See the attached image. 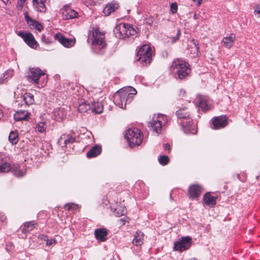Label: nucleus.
<instances>
[{
	"instance_id": "a19ab883",
	"label": "nucleus",
	"mask_w": 260,
	"mask_h": 260,
	"mask_svg": "<svg viewBox=\"0 0 260 260\" xmlns=\"http://www.w3.org/2000/svg\"><path fill=\"white\" fill-rule=\"evenodd\" d=\"M180 35H181L180 30V29H178V31H177V35H176V37L172 38V43H175L177 40H178L179 38L180 37Z\"/></svg>"
},
{
	"instance_id": "aec40b11",
	"label": "nucleus",
	"mask_w": 260,
	"mask_h": 260,
	"mask_svg": "<svg viewBox=\"0 0 260 260\" xmlns=\"http://www.w3.org/2000/svg\"><path fill=\"white\" fill-rule=\"evenodd\" d=\"M30 113L25 110L18 111L14 115L15 121L28 120Z\"/></svg>"
},
{
	"instance_id": "49530a36",
	"label": "nucleus",
	"mask_w": 260,
	"mask_h": 260,
	"mask_svg": "<svg viewBox=\"0 0 260 260\" xmlns=\"http://www.w3.org/2000/svg\"><path fill=\"white\" fill-rule=\"evenodd\" d=\"M56 243V240L55 239H50V240H47L46 241V245L47 246H50L52 245L53 244H55Z\"/></svg>"
},
{
	"instance_id": "09e8293b",
	"label": "nucleus",
	"mask_w": 260,
	"mask_h": 260,
	"mask_svg": "<svg viewBox=\"0 0 260 260\" xmlns=\"http://www.w3.org/2000/svg\"><path fill=\"white\" fill-rule=\"evenodd\" d=\"M39 238L45 241H47V240H48L47 236L44 234L40 235L39 236Z\"/></svg>"
},
{
	"instance_id": "4d7b16f0",
	"label": "nucleus",
	"mask_w": 260,
	"mask_h": 260,
	"mask_svg": "<svg viewBox=\"0 0 260 260\" xmlns=\"http://www.w3.org/2000/svg\"><path fill=\"white\" fill-rule=\"evenodd\" d=\"M193 18L194 19H197L198 18L196 13H194V14Z\"/></svg>"
},
{
	"instance_id": "72a5a7b5",
	"label": "nucleus",
	"mask_w": 260,
	"mask_h": 260,
	"mask_svg": "<svg viewBox=\"0 0 260 260\" xmlns=\"http://www.w3.org/2000/svg\"><path fill=\"white\" fill-rule=\"evenodd\" d=\"M158 161L160 165L165 166L169 163V158L168 156L161 155L159 157Z\"/></svg>"
},
{
	"instance_id": "8fccbe9b",
	"label": "nucleus",
	"mask_w": 260,
	"mask_h": 260,
	"mask_svg": "<svg viewBox=\"0 0 260 260\" xmlns=\"http://www.w3.org/2000/svg\"><path fill=\"white\" fill-rule=\"evenodd\" d=\"M47 0H32L33 6H35L37 4H40V3L43 2H46Z\"/></svg>"
},
{
	"instance_id": "dca6fc26",
	"label": "nucleus",
	"mask_w": 260,
	"mask_h": 260,
	"mask_svg": "<svg viewBox=\"0 0 260 260\" xmlns=\"http://www.w3.org/2000/svg\"><path fill=\"white\" fill-rule=\"evenodd\" d=\"M24 18L27 24L29 25L31 29H36L38 31H41L43 29V25L37 21L31 18V17L28 15L27 12H26L24 13Z\"/></svg>"
},
{
	"instance_id": "1a4fd4ad",
	"label": "nucleus",
	"mask_w": 260,
	"mask_h": 260,
	"mask_svg": "<svg viewBox=\"0 0 260 260\" xmlns=\"http://www.w3.org/2000/svg\"><path fill=\"white\" fill-rule=\"evenodd\" d=\"M17 35L21 37L25 43L30 47L36 49L38 46V43L31 33L19 31L17 32Z\"/></svg>"
},
{
	"instance_id": "c85d7f7f",
	"label": "nucleus",
	"mask_w": 260,
	"mask_h": 260,
	"mask_svg": "<svg viewBox=\"0 0 260 260\" xmlns=\"http://www.w3.org/2000/svg\"><path fill=\"white\" fill-rule=\"evenodd\" d=\"M18 133L17 131L11 132L9 136V140L12 144H16L18 142Z\"/></svg>"
},
{
	"instance_id": "2f4dec72",
	"label": "nucleus",
	"mask_w": 260,
	"mask_h": 260,
	"mask_svg": "<svg viewBox=\"0 0 260 260\" xmlns=\"http://www.w3.org/2000/svg\"><path fill=\"white\" fill-rule=\"evenodd\" d=\"M46 2H43L40 3V4H37L34 7H36L37 10L42 13H45L47 10V8L45 6V3Z\"/></svg>"
},
{
	"instance_id": "f257e3e1",
	"label": "nucleus",
	"mask_w": 260,
	"mask_h": 260,
	"mask_svg": "<svg viewBox=\"0 0 260 260\" xmlns=\"http://www.w3.org/2000/svg\"><path fill=\"white\" fill-rule=\"evenodd\" d=\"M170 69L171 71L176 72V78L180 79H185L189 76L191 72L189 63L181 59L178 58L173 61Z\"/></svg>"
},
{
	"instance_id": "f03ea898",
	"label": "nucleus",
	"mask_w": 260,
	"mask_h": 260,
	"mask_svg": "<svg viewBox=\"0 0 260 260\" xmlns=\"http://www.w3.org/2000/svg\"><path fill=\"white\" fill-rule=\"evenodd\" d=\"M114 33L116 37L124 39L129 36L135 35L137 31L131 24L120 23L115 27Z\"/></svg>"
},
{
	"instance_id": "052dcab7",
	"label": "nucleus",
	"mask_w": 260,
	"mask_h": 260,
	"mask_svg": "<svg viewBox=\"0 0 260 260\" xmlns=\"http://www.w3.org/2000/svg\"><path fill=\"white\" fill-rule=\"evenodd\" d=\"M237 177H238V178L239 179V178H240V175H239V174H238V175H237Z\"/></svg>"
},
{
	"instance_id": "f3484780",
	"label": "nucleus",
	"mask_w": 260,
	"mask_h": 260,
	"mask_svg": "<svg viewBox=\"0 0 260 260\" xmlns=\"http://www.w3.org/2000/svg\"><path fill=\"white\" fill-rule=\"evenodd\" d=\"M217 198V196H212L210 192H208L203 196L204 204L212 208L216 205V201Z\"/></svg>"
},
{
	"instance_id": "a18cd8bd",
	"label": "nucleus",
	"mask_w": 260,
	"mask_h": 260,
	"mask_svg": "<svg viewBox=\"0 0 260 260\" xmlns=\"http://www.w3.org/2000/svg\"><path fill=\"white\" fill-rule=\"evenodd\" d=\"M14 245L12 242H9L8 244H6V249L8 251H10L12 248H13Z\"/></svg>"
},
{
	"instance_id": "de8ad7c7",
	"label": "nucleus",
	"mask_w": 260,
	"mask_h": 260,
	"mask_svg": "<svg viewBox=\"0 0 260 260\" xmlns=\"http://www.w3.org/2000/svg\"><path fill=\"white\" fill-rule=\"evenodd\" d=\"M7 219V217L3 213H0V220L2 222H4Z\"/></svg>"
},
{
	"instance_id": "bb28decb",
	"label": "nucleus",
	"mask_w": 260,
	"mask_h": 260,
	"mask_svg": "<svg viewBox=\"0 0 260 260\" xmlns=\"http://www.w3.org/2000/svg\"><path fill=\"white\" fill-rule=\"evenodd\" d=\"M11 170L13 174L16 177H22L25 174V170H21L19 165L14 166L12 168H11Z\"/></svg>"
},
{
	"instance_id": "ea45409f",
	"label": "nucleus",
	"mask_w": 260,
	"mask_h": 260,
	"mask_svg": "<svg viewBox=\"0 0 260 260\" xmlns=\"http://www.w3.org/2000/svg\"><path fill=\"white\" fill-rule=\"evenodd\" d=\"M177 5L176 3H172L171 5V12L173 14H175L177 11Z\"/></svg>"
},
{
	"instance_id": "9d476101",
	"label": "nucleus",
	"mask_w": 260,
	"mask_h": 260,
	"mask_svg": "<svg viewBox=\"0 0 260 260\" xmlns=\"http://www.w3.org/2000/svg\"><path fill=\"white\" fill-rule=\"evenodd\" d=\"M180 123L186 134H196L197 133V124L193 123L191 118L187 120H182Z\"/></svg>"
},
{
	"instance_id": "4be33fe9",
	"label": "nucleus",
	"mask_w": 260,
	"mask_h": 260,
	"mask_svg": "<svg viewBox=\"0 0 260 260\" xmlns=\"http://www.w3.org/2000/svg\"><path fill=\"white\" fill-rule=\"evenodd\" d=\"M118 4L116 3H111L106 5L104 8L103 12L105 14V16L109 15L112 12H114L118 8Z\"/></svg>"
},
{
	"instance_id": "423d86ee",
	"label": "nucleus",
	"mask_w": 260,
	"mask_h": 260,
	"mask_svg": "<svg viewBox=\"0 0 260 260\" xmlns=\"http://www.w3.org/2000/svg\"><path fill=\"white\" fill-rule=\"evenodd\" d=\"M45 73L40 68H30L27 78L29 81L31 82L34 84H38L40 78L45 76Z\"/></svg>"
},
{
	"instance_id": "f8f14e48",
	"label": "nucleus",
	"mask_w": 260,
	"mask_h": 260,
	"mask_svg": "<svg viewBox=\"0 0 260 260\" xmlns=\"http://www.w3.org/2000/svg\"><path fill=\"white\" fill-rule=\"evenodd\" d=\"M92 37L94 39L92 42L93 45L101 46L102 48L105 47L106 43L104 34H101L98 30H95L93 31Z\"/></svg>"
},
{
	"instance_id": "a211bd4d",
	"label": "nucleus",
	"mask_w": 260,
	"mask_h": 260,
	"mask_svg": "<svg viewBox=\"0 0 260 260\" xmlns=\"http://www.w3.org/2000/svg\"><path fill=\"white\" fill-rule=\"evenodd\" d=\"M176 115L181 121L187 120L190 118V113L189 110L186 107L180 108L176 111Z\"/></svg>"
},
{
	"instance_id": "e433bc0d",
	"label": "nucleus",
	"mask_w": 260,
	"mask_h": 260,
	"mask_svg": "<svg viewBox=\"0 0 260 260\" xmlns=\"http://www.w3.org/2000/svg\"><path fill=\"white\" fill-rule=\"evenodd\" d=\"M77 205L73 203H68L64 206V208L68 211H70L71 209H77Z\"/></svg>"
},
{
	"instance_id": "13d9d810",
	"label": "nucleus",
	"mask_w": 260,
	"mask_h": 260,
	"mask_svg": "<svg viewBox=\"0 0 260 260\" xmlns=\"http://www.w3.org/2000/svg\"><path fill=\"white\" fill-rule=\"evenodd\" d=\"M187 260H197V259L195 258H189V259H188Z\"/></svg>"
},
{
	"instance_id": "6ab92c4d",
	"label": "nucleus",
	"mask_w": 260,
	"mask_h": 260,
	"mask_svg": "<svg viewBox=\"0 0 260 260\" xmlns=\"http://www.w3.org/2000/svg\"><path fill=\"white\" fill-rule=\"evenodd\" d=\"M107 230L105 228L98 229L94 231V235L96 239L101 241H105L107 240Z\"/></svg>"
},
{
	"instance_id": "58836bf2",
	"label": "nucleus",
	"mask_w": 260,
	"mask_h": 260,
	"mask_svg": "<svg viewBox=\"0 0 260 260\" xmlns=\"http://www.w3.org/2000/svg\"><path fill=\"white\" fill-rule=\"evenodd\" d=\"M34 223L33 221H30L29 222H25L24 223V226L26 228H28V229L29 228H31V229L29 230H32L34 226Z\"/></svg>"
},
{
	"instance_id": "39448f33",
	"label": "nucleus",
	"mask_w": 260,
	"mask_h": 260,
	"mask_svg": "<svg viewBox=\"0 0 260 260\" xmlns=\"http://www.w3.org/2000/svg\"><path fill=\"white\" fill-rule=\"evenodd\" d=\"M133 100V96L127 95L126 89H121L115 94L116 103L121 108H125L127 104L129 103Z\"/></svg>"
},
{
	"instance_id": "cd10ccee",
	"label": "nucleus",
	"mask_w": 260,
	"mask_h": 260,
	"mask_svg": "<svg viewBox=\"0 0 260 260\" xmlns=\"http://www.w3.org/2000/svg\"><path fill=\"white\" fill-rule=\"evenodd\" d=\"M23 100L26 105H32L35 102L34 95L30 93L26 92L23 95Z\"/></svg>"
},
{
	"instance_id": "9b49d317",
	"label": "nucleus",
	"mask_w": 260,
	"mask_h": 260,
	"mask_svg": "<svg viewBox=\"0 0 260 260\" xmlns=\"http://www.w3.org/2000/svg\"><path fill=\"white\" fill-rule=\"evenodd\" d=\"M191 244V239L189 237H182L181 240L174 243L175 250L183 251L188 249Z\"/></svg>"
},
{
	"instance_id": "7c9ffc66",
	"label": "nucleus",
	"mask_w": 260,
	"mask_h": 260,
	"mask_svg": "<svg viewBox=\"0 0 260 260\" xmlns=\"http://www.w3.org/2000/svg\"><path fill=\"white\" fill-rule=\"evenodd\" d=\"M91 105L86 102L79 104L78 110L80 113L85 112L90 109Z\"/></svg>"
},
{
	"instance_id": "bf43d9fd",
	"label": "nucleus",
	"mask_w": 260,
	"mask_h": 260,
	"mask_svg": "<svg viewBox=\"0 0 260 260\" xmlns=\"http://www.w3.org/2000/svg\"><path fill=\"white\" fill-rule=\"evenodd\" d=\"M63 137H66V135H62V136L60 137V139H63Z\"/></svg>"
},
{
	"instance_id": "4c0bfd02",
	"label": "nucleus",
	"mask_w": 260,
	"mask_h": 260,
	"mask_svg": "<svg viewBox=\"0 0 260 260\" xmlns=\"http://www.w3.org/2000/svg\"><path fill=\"white\" fill-rule=\"evenodd\" d=\"M127 92V95H131L133 96L134 95L137 94L136 90L132 87H128V91Z\"/></svg>"
},
{
	"instance_id": "c756f323",
	"label": "nucleus",
	"mask_w": 260,
	"mask_h": 260,
	"mask_svg": "<svg viewBox=\"0 0 260 260\" xmlns=\"http://www.w3.org/2000/svg\"><path fill=\"white\" fill-rule=\"evenodd\" d=\"M113 212L115 216L119 217L125 214L126 209L124 207L119 205L114 209Z\"/></svg>"
},
{
	"instance_id": "f704fd0d",
	"label": "nucleus",
	"mask_w": 260,
	"mask_h": 260,
	"mask_svg": "<svg viewBox=\"0 0 260 260\" xmlns=\"http://www.w3.org/2000/svg\"><path fill=\"white\" fill-rule=\"evenodd\" d=\"M67 136L68 138L66 139L64 142L66 145L69 143L72 144L75 141L76 138L73 137L72 135L68 134Z\"/></svg>"
},
{
	"instance_id": "0eeeda50",
	"label": "nucleus",
	"mask_w": 260,
	"mask_h": 260,
	"mask_svg": "<svg viewBox=\"0 0 260 260\" xmlns=\"http://www.w3.org/2000/svg\"><path fill=\"white\" fill-rule=\"evenodd\" d=\"M164 116L162 114L158 115L157 117L149 121L148 123V126L152 130L156 132L157 134L161 133L162 129V121L164 120Z\"/></svg>"
},
{
	"instance_id": "864d4df0",
	"label": "nucleus",
	"mask_w": 260,
	"mask_h": 260,
	"mask_svg": "<svg viewBox=\"0 0 260 260\" xmlns=\"http://www.w3.org/2000/svg\"><path fill=\"white\" fill-rule=\"evenodd\" d=\"M22 233L25 234L26 233H28L29 232V230L28 228H26L24 227L22 230Z\"/></svg>"
},
{
	"instance_id": "4468645a",
	"label": "nucleus",
	"mask_w": 260,
	"mask_h": 260,
	"mask_svg": "<svg viewBox=\"0 0 260 260\" xmlns=\"http://www.w3.org/2000/svg\"><path fill=\"white\" fill-rule=\"evenodd\" d=\"M203 191V187L198 184L190 185L188 188V194L190 198H198Z\"/></svg>"
},
{
	"instance_id": "6e6d98bb",
	"label": "nucleus",
	"mask_w": 260,
	"mask_h": 260,
	"mask_svg": "<svg viewBox=\"0 0 260 260\" xmlns=\"http://www.w3.org/2000/svg\"><path fill=\"white\" fill-rule=\"evenodd\" d=\"M3 116V113L2 111L0 109V119Z\"/></svg>"
},
{
	"instance_id": "b1692460",
	"label": "nucleus",
	"mask_w": 260,
	"mask_h": 260,
	"mask_svg": "<svg viewBox=\"0 0 260 260\" xmlns=\"http://www.w3.org/2000/svg\"><path fill=\"white\" fill-rule=\"evenodd\" d=\"M144 234L141 231H137L135 235L133 243L136 246H140L143 243Z\"/></svg>"
},
{
	"instance_id": "79ce46f5",
	"label": "nucleus",
	"mask_w": 260,
	"mask_h": 260,
	"mask_svg": "<svg viewBox=\"0 0 260 260\" xmlns=\"http://www.w3.org/2000/svg\"><path fill=\"white\" fill-rule=\"evenodd\" d=\"M41 40L43 42H44V43H45L46 44L51 43V41H50V39L48 38H46V37L44 35H43L42 36Z\"/></svg>"
},
{
	"instance_id": "a878e982",
	"label": "nucleus",
	"mask_w": 260,
	"mask_h": 260,
	"mask_svg": "<svg viewBox=\"0 0 260 260\" xmlns=\"http://www.w3.org/2000/svg\"><path fill=\"white\" fill-rule=\"evenodd\" d=\"M10 170V165L0 157V172H8Z\"/></svg>"
},
{
	"instance_id": "c9c22d12",
	"label": "nucleus",
	"mask_w": 260,
	"mask_h": 260,
	"mask_svg": "<svg viewBox=\"0 0 260 260\" xmlns=\"http://www.w3.org/2000/svg\"><path fill=\"white\" fill-rule=\"evenodd\" d=\"M191 43H192L193 46L196 48V55L199 56L200 55V52L199 51V42L197 40H194V39H192L190 41Z\"/></svg>"
},
{
	"instance_id": "20e7f679",
	"label": "nucleus",
	"mask_w": 260,
	"mask_h": 260,
	"mask_svg": "<svg viewBox=\"0 0 260 260\" xmlns=\"http://www.w3.org/2000/svg\"><path fill=\"white\" fill-rule=\"evenodd\" d=\"M137 60L142 64L147 65L149 64L152 59V50L151 47L148 44H144L141 46L137 52Z\"/></svg>"
},
{
	"instance_id": "5701e85b",
	"label": "nucleus",
	"mask_w": 260,
	"mask_h": 260,
	"mask_svg": "<svg viewBox=\"0 0 260 260\" xmlns=\"http://www.w3.org/2000/svg\"><path fill=\"white\" fill-rule=\"evenodd\" d=\"M235 39V35L233 33H232L229 37L223 38L222 42L223 43L225 47L230 49L233 46V43Z\"/></svg>"
},
{
	"instance_id": "6e6552de",
	"label": "nucleus",
	"mask_w": 260,
	"mask_h": 260,
	"mask_svg": "<svg viewBox=\"0 0 260 260\" xmlns=\"http://www.w3.org/2000/svg\"><path fill=\"white\" fill-rule=\"evenodd\" d=\"M229 124L228 118L225 115L214 117L212 119L211 127L213 129L222 128Z\"/></svg>"
},
{
	"instance_id": "5fc2aeb1",
	"label": "nucleus",
	"mask_w": 260,
	"mask_h": 260,
	"mask_svg": "<svg viewBox=\"0 0 260 260\" xmlns=\"http://www.w3.org/2000/svg\"><path fill=\"white\" fill-rule=\"evenodd\" d=\"M2 1L6 5L9 2V0H2Z\"/></svg>"
},
{
	"instance_id": "603ef678",
	"label": "nucleus",
	"mask_w": 260,
	"mask_h": 260,
	"mask_svg": "<svg viewBox=\"0 0 260 260\" xmlns=\"http://www.w3.org/2000/svg\"><path fill=\"white\" fill-rule=\"evenodd\" d=\"M164 148L166 149L170 150V146L168 143L165 144L164 145Z\"/></svg>"
},
{
	"instance_id": "37998d69",
	"label": "nucleus",
	"mask_w": 260,
	"mask_h": 260,
	"mask_svg": "<svg viewBox=\"0 0 260 260\" xmlns=\"http://www.w3.org/2000/svg\"><path fill=\"white\" fill-rule=\"evenodd\" d=\"M26 0H18L17 2V7L21 9L24 6L25 2Z\"/></svg>"
},
{
	"instance_id": "473e14b6",
	"label": "nucleus",
	"mask_w": 260,
	"mask_h": 260,
	"mask_svg": "<svg viewBox=\"0 0 260 260\" xmlns=\"http://www.w3.org/2000/svg\"><path fill=\"white\" fill-rule=\"evenodd\" d=\"M47 126L45 122H40L36 127V130L40 133H44L46 131Z\"/></svg>"
},
{
	"instance_id": "412c9836",
	"label": "nucleus",
	"mask_w": 260,
	"mask_h": 260,
	"mask_svg": "<svg viewBox=\"0 0 260 260\" xmlns=\"http://www.w3.org/2000/svg\"><path fill=\"white\" fill-rule=\"evenodd\" d=\"M102 152V147L99 145H95L92 147L86 154L88 158H92L99 155Z\"/></svg>"
},
{
	"instance_id": "393cba45",
	"label": "nucleus",
	"mask_w": 260,
	"mask_h": 260,
	"mask_svg": "<svg viewBox=\"0 0 260 260\" xmlns=\"http://www.w3.org/2000/svg\"><path fill=\"white\" fill-rule=\"evenodd\" d=\"M90 109L92 112L101 114L103 111V106L101 102H94L91 105Z\"/></svg>"
},
{
	"instance_id": "2eb2a0df",
	"label": "nucleus",
	"mask_w": 260,
	"mask_h": 260,
	"mask_svg": "<svg viewBox=\"0 0 260 260\" xmlns=\"http://www.w3.org/2000/svg\"><path fill=\"white\" fill-rule=\"evenodd\" d=\"M63 18L65 20L77 18L78 13L72 9L69 6H64L62 9Z\"/></svg>"
},
{
	"instance_id": "c03bdc74",
	"label": "nucleus",
	"mask_w": 260,
	"mask_h": 260,
	"mask_svg": "<svg viewBox=\"0 0 260 260\" xmlns=\"http://www.w3.org/2000/svg\"><path fill=\"white\" fill-rule=\"evenodd\" d=\"M254 14L255 15H258V17H259V14H260V6L259 5H257L255 6Z\"/></svg>"
},
{
	"instance_id": "3c124183",
	"label": "nucleus",
	"mask_w": 260,
	"mask_h": 260,
	"mask_svg": "<svg viewBox=\"0 0 260 260\" xmlns=\"http://www.w3.org/2000/svg\"><path fill=\"white\" fill-rule=\"evenodd\" d=\"M179 92H180L179 96H180L181 98H183V96H184V95L185 94V91L184 90H183V89H180Z\"/></svg>"
},
{
	"instance_id": "ddd939ff",
	"label": "nucleus",
	"mask_w": 260,
	"mask_h": 260,
	"mask_svg": "<svg viewBox=\"0 0 260 260\" xmlns=\"http://www.w3.org/2000/svg\"><path fill=\"white\" fill-rule=\"evenodd\" d=\"M54 38L55 39L58 40L63 46L68 48L74 46L76 42L75 38H66L60 33L55 34L54 36Z\"/></svg>"
},
{
	"instance_id": "7ed1b4c3",
	"label": "nucleus",
	"mask_w": 260,
	"mask_h": 260,
	"mask_svg": "<svg viewBox=\"0 0 260 260\" xmlns=\"http://www.w3.org/2000/svg\"><path fill=\"white\" fill-rule=\"evenodd\" d=\"M124 137L131 147L140 145L143 139L142 132L138 128L128 129Z\"/></svg>"
}]
</instances>
